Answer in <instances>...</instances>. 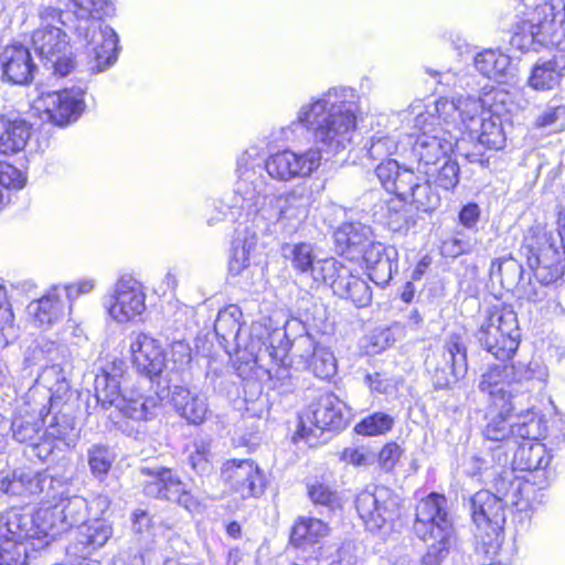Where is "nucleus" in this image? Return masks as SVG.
<instances>
[{
    "label": "nucleus",
    "instance_id": "obj_1",
    "mask_svg": "<svg viewBox=\"0 0 565 565\" xmlns=\"http://www.w3.org/2000/svg\"><path fill=\"white\" fill-rule=\"evenodd\" d=\"M359 113V96L347 86L331 87L302 104L287 130L306 128L315 147L299 152L286 149L269 156L265 161L268 175L281 182L310 177L321 166L323 154L333 157L349 149Z\"/></svg>",
    "mask_w": 565,
    "mask_h": 565
},
{
    "label": "nucleus",
    "instance_id": "obj_2",
    "mask_svg": "<svg viewBox=\"0 0 565 565\" xmlns=\"http://www.w3.org/2000/svg\"><path fill=\"white\" fill-rule=\"evenodd\" d=\"M237 307L231 306L221 310L214 322L216 335L227 344L233 342L237 352H245L246 359L256 363L270 362L268 370L270 376L286 379L290 376L287 367L289 341L286 332L279 328H271V320L263 318L243 330Z\"/></svg>",
    "mask_w": 565,
    "mask_h": 565
},
{
    "label": "nucleus",
    "instance_id": "obj_3",
    "mask_svg": "<svg viewBox=\"0 0 565 565\" xmlns=\"http://www.w3.org/2000/svg\"><path fill=\"white\" fill-rule=\"evenodd\" d=\"M511 471H501L494 480L497 494L480 490L469 498L471 519L476 525V551L493 559L502 543L505 504H518L519 497L529 500L531 484L512 480Z\"/></svg>",
    "mask_w": 565,
    "mask_h": 565
},
{
    "label": "nucleus",
    "instance_id": "obj_4",
    "mask_svg": "<svg viewBox=\"0 0 565 565\" xmlns=\"http://www.w3.org/2000/svg\"><path fill=\"white\" fill-rule=\"evenodd\" d=\"M524 17L518 22L510 39L522 52L539 51L542 46L565 45L564 0H513Z\"/></svg>",
    "mask_w": 565,
    "mask_h": 565
},
{
    "label": "nucleus",
    "instance_id": "obj_5",
    "mask_svg": "<svg viewBox=\"0 0 565 565\" xmlns=\"http://www.w3.org/2000/svg\"><path fill=\"white\" fill-rule=\"evenodd\" d=\"M312 202L313 191L306 182L298 183L279 195L268 194L265 190L257 206L243 210L239 217L252 220L253 226L262 235L279 231L292 234L307 217Z\"/></svg>",
    "mask_w": 565,
    "mask_h": 565
},
{
    "label": "nucleus",
    "instance_id": "obj_6",
    "mask_svg": "<svg viewBox=\"0 0 565 565\" xmlns=\"http://www.w3.org/2000/svg\"><path fill=\"white\" fill-rule=\"evenodd\" d=\"M79 21L76 32L87 42L90 70L100 73L117 60L118 36L103 23L105 17L114 13L110 0H56Z\"/></svg>",
    "mask_w": 565,
    "mask_h": 565
},
{
    "label": "nucleus",
    "instance_id": "obj_7",
    "mask_svg": "<svg viewBox=\"0 0 565 565\" xmlns=\"http://www.w3.org/2000/svg\"><path fill=\"white\" fill-rule=\"evenodd\" d=\"M414 531L427 544L423 565H440L455 543L445 495L433 492L417 503Z\"/></svg>",
    "mask_w": 565,
    "mask_h": 565
},
{
    "label": "nucleus",
    "instance_id": "obj_8",
    "mask_svg": "<svg viewBox=\"0 0 565 565\" xmlns=\"http://www.w3.org/2000/svg\"><path fill=\"white\" fill-rule=\"evenodd\" d=\"M126 364L121 360L107 363L95 377V396L103 408L114 406L119 414L134 422L147 420L158 406L157 396H145L137 391L122 390Z\"/></svg>",
    "mask_w": 565,
    "mask_h": 565
},
{
    "label": "nucleus",
    "instance_id": "obj_9",
    "mask_svg": "<svg viewBox=\"0 0 565 565\" xmlns=\"http://www.w3.org/2000/svg\"><path fill=\"white\" fill-rule=\"evenodd\" d=\"M376 175L386 191L403 198L422 212H433L440 205L439 194L431 189L433 172L417 173L397 161H388L376 169Z\"/></svg>",
    "mask_w": 565,
    "mask_h": 565
},
{
    "label": "nucleus",
    "instance_id": "obj_10",
    "mask_svg": "<svg viewBox=\"0 0 565 565\" xmlns=\"http://www.w3.org/2000/svg\"><path fill=\"white\" fill-rule=\"evenodd\" d=\"M521 249L529 268L540 282L539 287L544 288L563 276L565 249L553 231L541 225L530 227L524 235Z\"/></svg>",
    "mask_w": 565,
    "mask_h": 565
},
{
    "label": "nucleus",
    "instance_id": "obj_11",
    "mask_svg": "<svg viewBox=\"0 0 565 565\" xmlns=\"http://www.w3.org/2000/svg\"><path fill=\"white\" fill-rule=\"evenodd\" d=\"M55 501L53 507L40 508L31 514L41 537L35 543L38 546H47L57 535L84 523L88 515L87 501L81 495H71L65 481L57 489Z\"/></svg>",
    "mask_w": 565,
    "mask_h": 565
},
{
    "label": "nucleus",
    "instance_id": "obj_12",
    "mask_svg": "<svg viewBox=\"0 0 565 565\" xmlns=\"http://www.w3.org/2000/svg\"><path fill=\"white\" fill-rule=\"evenodd\" d=\"M34 525L31 513L21 509H10L0 516V565H26L31 551L38 546L40 533Z\"/></svg>",
    "mask_w": 565,
    "mask_h": 565
},
{
    "label": "nucleus",
    "instance_id": "obj_13",
    "mask_svg": "<svg viewBox=\"0 0 565 565\" xmlns=\"http://www.w3.org/2000/svg\"><path fill=\"white\" fill-rule=\"evenodd\" d=\"M40 26L32 34V44L39 56L51 63L53 74L64 77L75 64L68 49L66 33L57 25L63 24L61 12L52 7L40 11Z\"/></svg>",
    "mask_w": 565,
    "mask_h": 565
},
{
    "label": "nucleus",
    "instance_id": "obj_14",
    "mask_svg": "<svg viewBox=\"0 0 565 565\" xmlns=\"http://www.w3.org/2000/svg\"><path fill=\"white\" fill-rule=\"evenodd\" d=\"M499 413L492 416L483 429V435L492 441H500L493 450V457H498L499 467L508 465L509 458L505 448L512 450L518 439L540 438L543 435L541 419L527 411L525 414L513 415V412H505L498 408Z\"/></svg>",
    "mask_w": 565,
    "mask_h": 565
},
{
    "label": "nucleus",
    "instance_id": "obj_15",
    "mask_svg": "<svg viewBox=\"0 0 565 565\" xmlns=\"http://www.w3.org/2000/svg\"><path fill=\"white\" fill-rule=\"evenodd\" d=\"M441 121L431 110L416 114L415 128L419 135L413 143L412 152L418 161V171L438 166L448 160L452 152L457 137L448 126L441 127Z\"/></svg>",
    "mask_w": 565,
    "mask_h": 565
},
{
    "label": "nucleus",
    "instance_id": "obj_16",
    "mask_svg": "<svg viewBox=\"0 0 565 565\" xmlns=\"http://www.w3.org/2000/svg\"><path fill=\"white\" fill-rule=\"evenodd\" d=\"M260 151L257 147H250L237 158V181L233 192L221 202V209L228 210L236 217L249 206H257L267 183L260 173Z\"/></svg>",
    "mask_w": 565,
    "mask_h": 565
},
{
    "label": "nucleus",
    "instance_id": "obj_17",
    "mask_svg": "<svg viewBox=\"0 0 565 565\" xmlns=\"http://www.w3.org/2000/svg\"><path fill=\"white\" fill-rule=\"evenodd\" d=\"M479 344L494 358L507 361L520 344L516 313L510 308H492L481 322L477 333Z\"/></svg>",
    "mask_w": 565,
    "mask_h": 565
},
{
    "label": "nucleus",
    "instance_id": "obj_18",
    "mask_svg": "<svg viewBox=\"0 0 565 565\" xmlns=\"http://www.w3.org/2000/svg\"><path fill=\"white\" fill-rule=\"evenodd\" d=\"M350 411L333 394H324L299 415L296 436L312 446L318 433L339 430L347 426Z\"/></svg>",
    "mask_w": 565,
    "mask_h": 565
},
{
    "label": "nucleus",
    "instance_id": "obj_19",
    "mask_svg": "<svg viewBox=\"0 0 565 565\" xmlns=\"http://www.w3.org/2000/svg\"><path fill=\"white\" fill-rule=\"evenodd\" d=\"M58 358V348L54 342H44L34 347L31 354L25 358L26 362L33 364L45 362L35 380V385L31 388L38 387L40 395H46V406L50 405L49 407L53 409L70 390L65 370L57 361Z\"/></svg>",
    "mask_w": 565,
    "mask_h": 565
},
{
    "label": "nucleus",
    "instance_id": "obj_20",
    "mask_svg": "<svg viewBox=\"0 0 565 565\" xmlns=\"http://www.w3.org/2000/svg\"><path fill=\"white\" fill-rule=\"evenodd\" d=\"M425 363L435 388H447L463 379L468 371V361L461 337L457 333L449 334L443 348L428 355Z\"/></svg>",
    "mask_w": 565,
    "mask_h": 565
},
{
    "label": "nucleus",
    "instance_id": "obj_21",
    "mask_svg": "<svg viewBox=\"0 0 565 565\" xmlns=\"http://www.w3.org/2000/svg\"><path fill=\"white\" fill-rule=\"evenodd\" d=\"M355 509L366 530L377 532L393 524L401 509V498L392 489L376 486L361 491Z\"/></svg>",
    "mask_w": 565,
    "mask_h": 565
},
{
    "label": "nucleus",
    "instance_id": "obj_22",
    "mask_svg": "<svg viewBox=\"0 0 565 565\" xmlns=\"http://www.w3.org/2000/svg\"><path fill=\"white\" fill-rule=\"evenodd\" d=\"M46 401L47 396L40 395L38 387L30 388L11 425L15 440L28 443L38 449L42 447L45 450V456L52 451V446L47 444L46 447V443H40L42 440L41 430L46 424L47 415L53 409L46 406Z\"/></svg>",
    "mask_w": 565,
    "mask_h": 565
},
{
    "label": "nucleus",
    "instance_id": "obj_23",
    "mask_svg": "<svg viewBox=\"0 0 565 565\" xmlns=\"http://www.w3.org/2000/svg\"><path fill=\"white\" fill-rule=\"evenodd\" d=\"M105 307L117 323L135 321L146 310L143 286L131 275H121L106 297Z\"/></svg>",
    "mask_w": 565,
    "mask_h": 565
},
{
    "label": "nucleus",
    "instance_id": "obj_24",
    "mask_svg": "<svg viewBox=\"0 0 565 565\" xmlns=\"http://www.w3.org/2000/svg\"><path fill=\"white\" fill-rule=\"evenodd\" d=\"M63 479L50 477L45 471L17 469L0 471V494L30 498L45 492L47 500H56Z\"/></svg>",
    "mask_w": 565,
    "mask_h": 565
},
{
    "label": "nucleus",
    "instance_id": "obj_25",
    "mask_svg": "<svg viewBox=\"0 0 565 565\" xmlns=\"http://www.w3.org/2000/svg\"><path fill=\"white\" fill-rule=\"evenodd\" d=\"M84 94L81 87L41 92L33 100V108L43 114L46 120L64 126L82 115L85 107Z\"/></svg>",
    "mask_w": 565,
    "mask_h": 565
},
{
    "label": "nucleus",
    "instance_id": "obj_26",
    "mask_svg": "<svg viewBox=\"0 0 565 565\" xmlns=\"http://www.w3.org/2000/svg\"><path fill=\"white\" fill-rule=\"evenodd\" d=\"M478 387L488 396L489 403L494 408L516 412L518 405H522L520 387H516L513 379V367L505 361L489 366L481 374Z\"/></svg>",
    "mask_w": 565,
    "mask_h": 565
},
{
    "label": "nucleus",
    "instance_id": "obj_27",
    "mask_svg": "<svg viewBox=\"0 0 565 565\" xmlns=\"http://www.w3.org/2000/svg\"><path fill=\"white\" fill-rule=\"evenodd\" d=\"M141 475L147 477L143 482V492L148 497L177 501L188 511L198 510L200 502L188 489L181 479L166 467H143Z\"/></svg>",
    "mask_w": 565,
    "mask_h": 565
},
{
    "label": "nucleus",
    "instance_id": "obj_28",
    "mask_svg": "<svg viewBox=\"0 0 565 565\" xmlns=\"http://www.w3.org/2000/svg\"><path fill=\"white\" fill-rule=\"evenodd\" d=\"M522 265L512 256L493 259L489 269L491 280L498 281L503 289L514 292L518 298L532 302L543 300L546 296L545 289L531 280L524 281Z\"/></svg>",
    "mask_w": 565,
    "mask_h": 565
},
{
    "label": "nucleus",
    "instance_id": "obj_29",
    "mask_svg": "<svg viewBox=\"0 0 565 565\" xmlns=\"http://www.w3.org/2000/svg\"><path fill=\"white\" fill-rule=\"evenodd\" d=\"M431 111L443 120L445 126L458 130H460L458 119L469 130V127L477 126L482 117L491 114L484 109L483 102L475 96H461L456 100L441 97L434 103Z\"/></svg>",
    "mask_w": 565,
    "mask_h": 565
},
{
    "label": "nucleus",
    "instance_id": "obj_30",
    "mask_svg": "<svg viewBox=\"0 0 565 565\" xmlns=\"http://www.w3.org/2000/svg\"><path fill=\"white\" fill-rule=\"evenodd\" d=\"M222 477L230 490L241 499L258 498L264 493V476L250 459L226 461L222 468Z\"/></svg>",
    "mask_w": 565,
    "mask_h": 565
},
{
    "label": "nucleus",
    "instance_id": "obj_31",
    "mask_svg": "<svg viewBox=\"0 0 565 565\" xmlns=\"http://www.w3.org/2000/svg\"><path fill=\"white\" fill-rule=\"evenodd\" d=\"M537 439L539 438H530L522 439V443L518 441L512 460L508 461V463H511V469H505V466L501 468L502 471H511L512 473L516 470L536 472L541 479L539 481L534 480L533 483H536L540 489H543L548 483V472L546 471V468L550 465L551 456L547 452L545 445L537 441ZM511 479L518 480L522 484L526 482V480L522 482L513 475ZM527 482L532 486L531 480L527 479ZM531 490L532 487L530 488V491Z\"/></svg>",
    "mask_w": 565,
    "mask_h": 565
},
{
    "label": "nucleus",
    "instance_id": "obj_32",
    "mask_svg": "<svg viewBox=\"0 0 565 565\" xmlns=\"http://www.w3.org/2000/svg\"><path fill=\"white\" fill-rule=\"evenodd\" d=\"M224 216L237 223L235 238L232 246V255L228 262V270L232 275H241L250 264V256L256 249L259 231L253 226L252 220L236 217L228 210L222 209Z\"/></svg>",
    "mask_w": 565,
    "mask_h": 565
},
{
    "label": "nucleus",
    "instance_id": "obj_33",
    "mask_svg": "<svg viewBox=\"0 0 565 565\" xmlns=\"http://www.w3.org/2000/svg\"><path fill=\"white\" fill-rule=\"evenodd\" d=\"M132 363L140 373L148 377L158 376L167 367V355L153 338L138 333L130 343Z\"/></svg>",
    "mask_w": 565,
    "mask_h": 565
},
{
    "label": "nucleus",
    "instance_id": "obj_34",
    "mask_svg": "<svg viewBox=\"0 0 565 565\" xmlns=\"http://www.w3.org/2000/svg\"><path fill=\"white\" fill-rule=\"evenodd\" d=\"M66 308L64 290L61 286H54L43 297L31 301L26 312L35 327L46 330L64 318Z\"/></svg>",
    "mask_w": 565,
    "mask_h": 565
},
{
    "label": "nucleus",
    "instance_id": "obj_35",
    "mask_svg": "<svg viewBox=\"0 0 565 565\" xmlns=\"http://www.w3.org/2000/svg\"><path fill=\"white\" fill-rule=\"evenodd\" d=\"M369 278L377 286L385 287L397 271L398 253L393 246L370 243L364 250Z\"/></svg>",
    "mask_w": 565,
    "mask_h": 565
},
{
    "label": "nucleus",
    "instance_id": "obj_36",
    "mask_svg": "<svg viewBox=\"0 0 565 565\" xmlns=\"http://www.w3.org/2000/svg\"><path fill=\"white\" fill-rule=\"evenodd\" d=\"M3 77L13 84L29 83L35 71L30 51L21 44L7 46L1 55Z\"/></svg>",
    "mask_w": 565,
    "mask_h": 565
},
{
    "label": "nucleus",
    "instance_id": "obj_37",
    "mask_svg": "<svg viewBox=\"0 0 565 565\" xmlns=\"http://www.w3.org/2000/svg\"><path fill=\"white\" fill-rule=\"evenodd\" d=\"M171 403L180 416L194 425L202 424L209 413L206 397L184 386H174Z\"/></svg>",
    "mask_w": 565,
    "mask_h": 565
},
{
    "label": "nucleus",
    "instance_id": "obj_38",
    "mask_svg": "<svg viewBox=\"0 0 565 565\" xmlns=\"http://www.w3.org/2000/svg\"><path fill=\"white\" fill-rule=\"evenodd\" d=\"M335 248L341 254L363 253L373 243L371 227L360 222H349L340 225L333 233Z\"/></svg>",
    "mask_w": 565,
    "mask_h": 565
},
{
    "label": "nucleus",
    "instance_id": "obj_39",
    "mask_svg": "<svg viewBox=\"0 0 565 565\" xmlns=\"http://www.w3.org/2000/svg\"><path fill=\"white\" fill-rule=\"evenodd\" d=\"M31 136V125L21 117L0 116V154L24 149Z\"/></svg>",
    "mask_w": 565,
    "mask_h": 565
},
{
    "label": "nucleus",
    "instance_id": "obj_40",
    "mask_svg": "<svg viewBox=\"0 0 565 565\" xmlns=\"http://www.w3.org/2000/svg\"><path fill=\"white\" fill-rule=\"evenodd\" d=\"M564 76L563 58L539 60L532 67L527 83L535 90H551L561 84Z\"/></svg>",
    "mask_w": 565,
    "mask_h": 565
},
{
    "label": "nucleus",
    "instance_id": "obj_41",
    "mask_svg": "<svg viewBox=\"0 0 565 565\" xmlns=\"http://www.w3.org/2000/svg\"><path fill=\"white\" fill-rule=\"evenodd\" d=\"M510 366L513 367L516 387H520L521 401H527L529 392L543 388L547 381V367L539 361H530L527 364L518 362Z\"/></svg>",
    "mask_w": 565,
    "mask_h": 565
},
{
    "label": "nucleus",
    "instance_id": "obj_42",
    "mask_svg": "<svg viewBox=\"0 0 565 565\" xmlns=\"http://www.w3.org/2000/svg\"><path fill=\"white\" fill-rule=\"evenodd\" d=\"M113 534L111 526L105 520L96 519L81 527L77 543L72 547L74 554L85 559L93 551L104 546Z\"/></svg>",
    "mask_w": 565,
    "mask_h": 565
},
{
    "label": "nucleus",
    "instance_id": "obj_43",
    "mask_svg": "<svg viewBox=\"0 0 565 565\" xmlns=\"http://www.w3.org/2000/svg\"><path fill=\"white\" fill-rule=\"evenodd\" d=\"M469 132L472 138H477L478 142L488 149L499 150L505 145V134L502 127L500 116L490 114L480 119V122L475 127H469Z\"/></svg>",
    "mask_w": 565,
    "mask_h": 565
},
{
    "label": "nucleus",
    "instance_id": "obj_44",
    "mask_svg": "<svg viewBox=\"0 0 565 565\" xmlns=\"http://www.w3.org/2000/svg\"><path fill=\"white\" fill-rule=\"evenodd\" d=\"M330 532L329 525L316 518L300 516L292 526L290 542L297 547L313 545Z\"/></svg>",
    "mask_w": 565,
    "mask_h": 565
},
{
    "label": "nucleus",
    "instance_id": "obj_45",
    "mask_svg": "<svg viewBox=\"0 0 565 565\" xmlns=\"http://www.w3.org/2000/svg\"><path fill=\"white\" fill-rule=\"evenodd\" d=\"M475 66L484 77L501 81L510 66V57L499 51L484 50L476 55Z\"/></svg>",
    "mask_w": 565,
    "mask_h": 565
},
{
    "label": "nucleus",
    "instance_id": "obj_46",
    "mask_svg": "<svg viewBox=\"0 0 565 565\" xmlns=\"http://www.w3.org/2000/svg\"><path fill=\"white\" fill-rule=\"evenodd\" d=\"M350 268L333 257L321 258L316 265V271L311 278L316 285L327 284L337 294L338 282L345 280Z\"/></svg>",
    "mask_w": 565,
    "mask_h": 565
},
{
    "label": "nucleus",
    "instance_id": "obj_47",
    "mask_svg": "<svg viewBox=\"0 0 565 565\" xmlns=\"http://www.w3.org/2000/svg\"><path fill=\"white\" fill-rule=\"evenodd\" d=\"M289 259L292 269L297 275L312 278L316 271V265L321 258L315 253V246L310 243H298L290 246Z\"/></svg>",
    "mask_w": 565,
    "mask_h": 565
},
{
    "label": "nucleus",
    "instance_id": "obj_48",
    "mask_svg": "<svg viewBox=\"0 0 565 565\" xmlns=\"http://www.w3.org/2000/svg\"><path fill=\"white\" fill-rule=\"evenodd\" d=\"M337 295L351 299L359 308L369 306L372 300V291L367 282L354 276L351 269L347 279L338 282Z\"/></svg>",
    "mask_w": 565,
    "mask_h": 565
},
{
    "label": "nucleus",
    "instance_id": "obj_49",
    "mask_svg": "<svg viewBox=\"0 0 565 565\" xmlns=\"http://www.w3.org/2000/svg\"><path fill=\"white\" fill-rule=\"evenodd\" d=\"M366 156L372 161H379L375 170L383 163L396 161L390 157L396 153L398 148L397 138L393 135L376 132L365 143Z\"/></svg>",
    "mask_w": 565,
    "mask_h": 565
},
{
    "label": "nucleus",
    "instance_id": "obj_50",
    "mask_svg": "<svg viewBox=\"0 0 565 565\" xmlns=\"http://www.w3.org/2000/svg\"><path fill=\"white\" fill-rule=\"evenodd\" d=\"M116 459L115 452L105 445L95 444L87 451V461L92 475L103 480Z\"/></svg>",
    "mask_w": 565,
    "mask_h": 565
},
{
    "label": "nucleus",
    "instance_id": "obj_51",
    "mask_svg": "<svg viewBox=\"0 0 565 565\" xmlns=\"http://www.w3.org/2000/svg\"><path fill=\"white\" fill-rule=\"evenodd\" d=\"M406 202L403 198H396L387 201L385 205L384 222L393 232L407 231L412 223V216L406 209Z\"/></svg>",
    "mask_w": 565,
    "mask_h": 565
},
{
    "label": "nucleus",
    "instance_id": "obj_52",
    "mask_svg": "<svg viewBox=\"0 0 565 565\" xmlns=\"http://www.w3.org/2000/svg\"><path fill=\"white\" fill-rule=\"evenodd\" d=\"M132 529L140 534L153 537L166 535L171 527L166 524L159 516L150 515L146 510H136L132 514Z\"/></svg>",
    "mask_w": 565,
    "mask_h": 565
},
{
    "label": "nucleus",
    "instance_id": "obj_53",
    "mask_svg": "<svg viewBox=\"0 0 565 565\" xmlns=\"http://www.w3.org/2000/svg\"><path fill=\"white\" fill-rule=\"evenodd\" d=\"M309 367L319 379H330L337 372V361L333 352L322 345H315Z\"/></svg>",
    "mask_w": 565,
    "mask_h": 565
},
{
    "label": "nucleus",
    "instance_id": "obj_54",
    "mask_svg": "<svg viewBox=\"0 0 565 565\" xmlns=\"http://www.w3.org/2000/svg\"><path fill=\"white\" fill-rule=\"evenodd\" d=\"M394 418L385 413H374L355 425V433L363 436L384 435L392 429Z\"/></svg>",
    "mask_w": 565,
    "mask_h": 565
},
{
    "label": "nucleus",
    "instance_id": "obj_55",
    "mask_svg": "<svg viewBox=\"0 0 565 565\" xmlns=\"http://www.w3.org/2000/svg\"><path fill=\"white\" fill-rule=\"evenodd\" d=\"M440 167H429L424 171L434 173L431 182L444 190H452L459 182V166L450 159L441 161Z\"/></svg>",
    "mask_w": 565,
    "mask_h": 565
},
{
    "label": "nucleus",
    "instance_id": "obj_56",
    "mask_svg": "<svg viewBox=\"0 0 565 565\" xmlns=\"http://www.w3.org/2000/svg\"><path fill=\"white\" fill-rule=\"evenodd\" d=\"M47 415L46 428L44 436L52 439H65L74 430L75 419L66 412L58 411L49 418Z\"/></svg>",
    "mask_w": 565,
    "mask_h": 565
},
{
    "label": "nucleus",
    "instance_id": "obj_57",
    "mask_svg": "<svg viewBox=\"0 0 565 565\" xmlns=\"http://www.w3.org/2000/svg\"><path fill=\"white\" fill-rule=\"evenodd\" d=\"M308 497L316 505L333 508L338 503L337 491L328 483L313 480L307 483Z\"/></svg>",
    "mask_w": 565,
    "mask_h": 565
},
{
    "label": "nucleus",
    "instance_id": "obj_58",
    "mask_svg": "<svg viewBox=\"0 0 565 565\" xmlns=\"http://www.w3.org/2000/svg\"><path fill=\"white\" fill-rule=\"evenodd\" d=\"M167 358V367H171L172 371H183L192 360V352L189 343L183 340L173 341L170 344Z\"/></svg>",
    "mask_w": 565,
    "mask_h": 565
},
{
    "label": "nucleus",
    "instance_id": "obj_59",
    "mask_svg": "<svg viewBox=\"0 0 565 565\" xmlns=\"http://www.w3.org/2000/svg\"><path fill=\"white\" fill-rule=\"evenodd\" d=\"M193 451L190 454L189 462L198 473H207L211 470L210 441L196 439L193 444Z\"/></svg>",
    "mask_w": 565,
    "mask_h": 565
},
{
    "label": "nucleus",
    "instance_id": "obj_60",
    "mask_svg": "<svg viewBox=\"0 0 565 565\" xmlns=\"http://www.w3.org/2000/svg\"><path fill=\"white\" fill-rule=\"evenodd\" d=\"M25 177L14 166L0 161V186L4 189H22Z\"/></svg>",
    "mask_w": 565,
    "mask_h": 565
},
{
    "label": "nucleus",
    "instance_id": "obj_61",
    "mask_svg": "<svg viewBox=\"0 0 565 565\" xmlns=\"http://www.w3.org/2000/svg\"><path fill=\"white\" fill-rule=\"evenodd\" d=\"M96 287V280L94 278H82L73 284L61 286L64 290V297L67 302H72L74 299L82 295L92 292Z\"/></svg>",
    "mask_w": 565,
    "mask_h": 565
},
{
    "label": "nucleus",
    "instance_id": "obj_62",
    "mask_svg": "<svg viewBox=\"0 0 565 565\" xmlns=\"http://www.w3.org/2000/svg\"><path fill=\"white\" fill-rule=\"evenodd\" d=\"M403 451L398 444L387 443L379 454V463L384 471H392L398 462Z\"/></svg>",
    "mask_w": 565,
    "mask_h": 565
},
{
    "label": "nucleus",
    "instance_id": "obj_63",
    "mask_svg": "<svg viewBox=\"0 0 565 565\" xmlns=\"http://www.w3.org/2000/svg\"><path fill=\"white\" fill-rule=\"evenodd\" d=\"M341 459L356 467L369 466L373 456L365 448L349 447L342 451Z\"/></svg>",
    "mask_w": 565,
    "mask_h": 565
},
{
    "label": "nucleus",
    "instance_id": "obj_64",
    "mask_svg": "<svg viewBox=\"0 0 565 565\" xmlns=\"http://www.w3.org/2000/svg\"><path fill=\"white\" fill-rule=\"evenodd\" d=\"M472 244L469 239L452 237L447 239L441 245V252L448 257H458L462 254L470 253Z\"/></svg>",
    "mask_w": 565,
    "mask_h": 565
}]
</instances>
